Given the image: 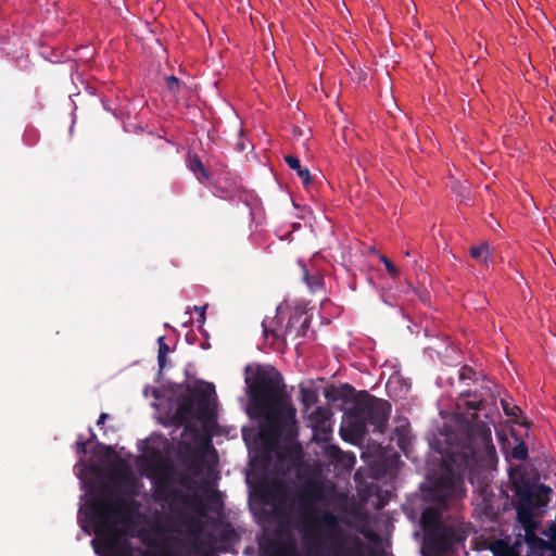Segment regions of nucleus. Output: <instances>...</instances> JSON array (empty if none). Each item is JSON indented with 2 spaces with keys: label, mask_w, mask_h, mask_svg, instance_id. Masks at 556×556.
<instances>
[{
  "label": "nucleus",
  "mask_w": 556,
  "mask_h": 556,
  "mask_svg": "<svg viewBox=\"0 0 556 556\" xmlns=\"http://www.w3.org/2000/svg\"><path fill=\"white\" fill-rule=\"evenodd\" d=\"M464 540L457 527L443 523L427 540L426 545L437 554L450 552L453 546Z\"/></svg>",
  "instance_id": "nucleus-4"
},
{
  "label": "nucleus",
  "mask_w": 556,
  "mask_h": 556,
  "mask_svg": "<svg viewBox=\"0 0 556 556\" xmlns=\"http://www.w3.org/2000/svg\"><path fill=\"white\" fill-rule=\"evenodd\" d=\"M388 419L386 403L381 401H368L357 405L355 414H351L344 420V424L352 427L354 434H362L368 426L374 430L383 432Z\"/></svg>",
  "instance_id": "nucleus-3"
},
{
  "label": "nucleus",
  "mask_w": 556,
  "mask_h": 556,
  "mask_svg": "<svg viewBox=\"0 0 556 556\" xmlns=\"http://www.w3.org/2000/svg\"><path fill=\"white\" fill-rule=\"evenodd\" d=\"M195 311L199 313V316H200L199 321L203 323L204 319H205V315H204L205 314V307L204 306L203 307H195Z\"/></svg>",
  "instance_id": "nucleus-25"
},
{
  "label": "nucleus",
  "mask_w": 556,
  "mask_h": 556,
  "mask_svg": "<svg viewBox=\"0 0 556 556\" xmlns=\"http://www.w3.org/2000/svg\"><path fill=\"white\" fill-rule=\"evenodd\" d=\"M379 260L381 263L384 264L386 269L391 277H393V278L399 277L400 269L389 258H387L384 255H380Z\"/></svg>",
  "instance_id": "nucleus-19"
},
{
  "label": "nucleus",
  "mask_w": 556,
  "mask_h": 556,
  "mask_svg": "<svg viewBox=\"0 0 556 556\" xmlns=\"http://www.w3.org/2000/svg\"><path fill=\"white\" fill-rule=\"evenodd\" d=\"M519 517L521 520L523 519V514L521 511H519Z\"/></svg>",
  "instance_id": "nucleus-28"
},
{
  "label": "nucleus",
  "mask_w": 556,
  "mask_h": 556,
  "mask_svg": "<svg viewBox=\"0 0 556 556\" xmlns=\"http://www.w3.org/2000/svg\"><path fill=\"white\" fill-rule=\"evenodd\" d=\"M316 521L318 522V525L320 526V528L325 531V532H332L334 531L338 526H339V519L338 517L331 513L330 510H324L321 511Z\"/></svg>",
  "instance_id": "nucleus-11"
},
{
  "label": "nucleus",
  "mask_w": 556,
  "mask_h": 556,
  "mask_svg": "<svg viewBox=\"0 0 556 556\" xmlns=\"http://www.w3.org/2000/svg\"><path fill=\"white\" fill-rule=\"evenodd\" d=\"M509 482L516 495L526 503H530L533 496L534 483L526 473L522 466H517L509 470Z\"/></svg>",
  "instance_id": "nucleus-6"
},
{
  "label": "nucleus",
  "mask_w": 556,
  "mask_h": 556,
  "mask_svg": "<svg viewBox=\"0 0 556 556\" xmlns=\"http://www.w3.org/2000/svg\"><path fill=\"white\" fill-rule=\"evenodd\" d=\"M422 528L426 533V540L437 531L444 522L442 521L441 511L435 507H428L421 516Z\"/></svg>",
  "instance_id": "nucleus-8"
},
{
  "label": "nucleus",
  "mask_w": 556,
  "mask_h": 556,
  "mask_svg": "<svg viewBox=\"0 0 556 556\" xmlns=\"http://www.w3.org/2000/svg\"><path fill=\"white\" fill-rule=\"evenodd\" d=\"M366 544L357 535L348 536L328 556H367Z\"/></svg>",
  "instance_id": "nucleus-7"
},
{
  "label": "nucleus",
  "mask_w": 556,
  "mask_h": 556,
  "mask_svg": "<svg viewBox=\"0 0 556 556\" xmlns=\"http://www.w3.org/2000/svg\"><path fill=\"white\" fill-rule=\"evenodd\" d=\"M305 279H306V281H307L308 286L311 287V289H313V290H314L317 286H319V285H320V278H319V277L314 278V280H313L312 282L308 280V278H307V277H305Z\"/></svg>",
  "instance_id": "nucleus-23"
},
{
  "label": "nucleus",
  "mask_w": 556,
  "mask_h": 556,
  "mask_svg": "<svg viewBox=\"0 0 556 556\" xmlns=\"http://www.w3.org/2000/svg\"><path fill=\"white\" fill-rule=\"evenodd\" d=\"M277 318L278 316L273 319H264L262 323L263 333L266 339H271V344L283 341L288 332V327L280 326Z\"/></svg>",
  "instance_id": "nucleus-9"
},
{
  "label": "nucleus",
  "mask_w": 556,
  "mask_h": 556,
  "mask_svg": "<svg viewBox=\"0 0 556 556\" xmlns=\"http://www.w3.org/2000/svg\"><path fill=\"white\" fill-rule=\"evenodd\" d=\"M191 417H192V405L190 402L185 401V402L180 403L179 406L177 407L174 418H173V424L175 426H182V425L189 422Z\"/></svg>",
  "instance_id": "nucleus-10"
},
{
  "label": "nucleus",
  "mask_w": 556,
  "mask_h": 556,
  "mask_svg": "<svg viewBox=\"0 0 556 556\" xmlns=\"http://www.w3.org/2000/svg\"><path fill=\"white\" fill-rule=\"evenodd\" d=\"M106 418H108V414L102 413V414L100 415V417H99L98 421H97V425H98V426L103 425V424H104V421L106 420Z\"/></svg>",
  "instance_id": "nucleus-26"
},
{
  "label": "nucleus",
  "mask_w": 556,
  "mask_h": 556,
  "mask_svg": "<svg viewBox=\"0 0 556 556\" xmlns=\"http://www.w3.org/2000/svg\"><path fill=\"white\" fill-rule=\"evenodd\" d=\"M190 166L194 173L199 170L205 178L207 177L204 166L199 159H194Z\"/></svg>",
  "instance_id": "nucleus-21"
},
{
  "label": "nucleus",
  "mask_w": 556,
  "mask_h": 556,
  "mask_svg": "<svg viewBox=\"0 0 556 556\" xmlns=\"http://www.w3.org/2000/svg\"><path fill=\"white\" fill-rule=\"evenodd\" d=\"M76 452L78 454H84L86 452V444L81 441L76 442Z\"/></svg>",
  "instance_id": "nucleus-22"
},
{
  "label": "nucleus",
  "mask_w": 556,
  "mask_h": 556,
  "mask_svg": "<svg viewBox=\"0 0 556 556\" xmlns=\"http://www.w3.org/2000/svg\"><path fill=\"white\" fill-rule=\"evenodd\" d=\"M245 383L252 409H256L264 418L260 430L261 440L270 450L278 448L282 443L289 452L295 451L296 410L279 391L278 371L268 367H248Z\"/></svg>",
  "instance_id": "nucleus-2"
},
{
  "label": "nucleus",
  "mask_w": 556,
  "mask_h": 556,
  "mask_svg": "<svg viewBox=\"0 0 556 556\" xmlns=\"http://www.w3.org/2000/svg\"><path fill=\"white\" fill-rule=\"evenodd\" d=\"M482 402L477 397L459 399L446 441L450 445L442 475L432 484L433 497L440 505L465 495L464 480L475 483L496 459L491 421L481 415Z\"/></svg>",
  "instance_id": "nucleus-1"
},
{
  "label": "nucleus",
  "mask_w": 556,
  "mask_h": 556,
  "mask_svg": "<svg viewBox=\"0 0 556 556\" xmlns=\"http://www.w3.org/2000/svg\"><path fill=\"white\" fill-rule=\"evenodd\" d=\"M502 406L506 416H509L514 418L516 422H519L518 417L521 414V410L518 406L510 405L506 401H502Z\"/></svg>",
  "instance_id": "nucleus-18"
},
{
  "label": "nucleus",
  "mask_w": 556,
  "mask_h": 556,
  "mask_svg": "<svg viewBox=\"0 0 556 556\" xmlns=\"http://www.w3.org/2000/svg\"><path fill=\"white\" fill-rule=\"evenodd\" d=\"M510 456L518 460H525L528 457V446L525 442H518L510 451Z\"/></svg>",
  "instance_id": "nucleus-16"
},
{
  "label": "nucleus",
  "mask_w": 556,
  "mask_h": 556,
  "mask_svg": "<svg viewBox=\"0 0 556 556\" xmlns=\"http://www.w3.org/2000/svg\"><path fill=\"white\" fill-rule=\"evenodd\" d=\"M199 392L206 399H210L215 393V388L212 383L203 382L198 388Z\"/></svg>",
  "instance_id": "nucleus-20"
},
{
  "label": "nucleus",
  "mask_w": 556,
  "mask_h": 556,
  "mask_svg": "<svg viewBox=\"0 0 556 556\" xmlns=\"http://www.w3.org/2000/svg\"><path fill=\"white\" fill-rule=\"evenodd\" d=\"M327 454L331 458L342 462L346 467H353V465L355 464V456L353 454L343 453L336 446H329L327 448Z\"/></svg>",
  "instance_id": "nucleus-13"
},
{
  "label": "nucleus",
  "mask_w": 556,
  "mask_h": 556,
  "mask_svg": "<svg viewBox=\"0 0 556 556\" xmlns=\"http://www.w3.org/2000/svg\"><path fill=\"white\" fill-rule=\"evenodd\" d=\"M157 343H159V356H157V359H159L160 366L163 367L164 362H165V357L169 353V348L165 343V338L163 336L157 339Z\"/></svg>",
  "instance_id": "nucleus-17"
},
{
  "label": "nucleus",
  "mask_w": 556,
  "mask_h": 556,
  "mask_svg": "<svg viewBox=\"0 0 556 556\" xmlns=\"http://www.w3.org/2000/svg\"><path fill=\"white\" fill-rule=\"evenodd\" d=\"M528 544L521 534L506 536L491 542L489 549L494 556H525Z\"/></svg>",
  "instance_id": "nucleus-5"
},
{
  "label": "nucleus",
  "mask_w": 556,
  "mask_h": 556,
  "mask_svg": "<svg viewBox=\"0 0 556 556\" xmlns=\"http://www.w3.org/2000/svg\"><path fill=\"white\" fill-rule=\"evenodd\" d=\"M306 495L314 502H321L325 500V490L320 484H312L306 490Z\"/></svg>",
  "instance_id": "nucleus-14"
},
{
  "label": "nucleus",
  "mask_w": 556,
  "mask_h": 556,
  "mask_svg": "<svg viewBox=\"0 0 556 556\" xmlns=\"http://www.w3.org/2000/svg\"><path fill=\"white\" fill-rule=\"evenodd\" d=\"M167 85L170 89H174V87L178 85V79L174 76H169L167 77Z\"/></svg>",
  "instance_id": "nucleus-24"
},
{
  "label": "nucleus",
  "mask_w": 556,
  "mask_h": 556,
  "mask_svg": "<svg viewBox=\"0 0 556 556\" xmlns=\"http://www.w3.org/2000/svg\"><path fill=\"white\" fill-rule=\"evenodd\" d=\"M315 413H316V414H324L325 412H324V409H323V408L318 407V408L316 409V412H315Z\"/></svg>",
  "instance_id": "nucleus-27"
},
{
  "label": "nucleus",
  "mask_w": 556,
  "mask_h": 556,
  "mask_svg": "<svg viewBox=\"0 0 556 556\" xmlns=\"http://www.w3.org/2000/svg\"><path fill=\"white\" fill-rule=\"evenodd\" d=\"M470 255L482 263L488 262L489 257V247L486 244H481L478 247H472L470 249Z\"/></svg>",
  "instance_id": "nucleus-15"
},
{
  "label": "nucleus",
  "mask_w": 556,
  "mask_h": 556,
  "mask_svg": "<svg viewBox=\"0 0 556 556\" xmlns=\"http://www.w3.org/2000/svg\"><path fill=\"white\" fill-rule=\"evenodd\" d=\"M285 161L290 168L296 172L299 178L303 181V184L307 185L311 181L309 170L301 166L300 160L296 156L287 155L285 157Z\"/></svg>",
  "instance_id": "nucleus-12"
}]
</instances>
